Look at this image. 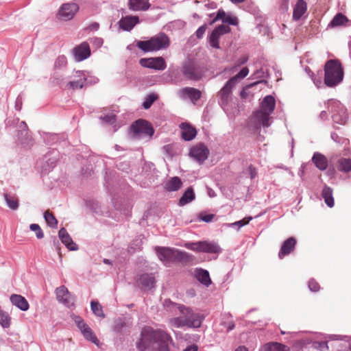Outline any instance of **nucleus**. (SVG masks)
I'll return each instance as SVG.
<instances>
[{
  "label": "nucleus",
  "instance_id": "nucleus-1",
  "mask_svg": "<svg viewBox=\"0 0 351 351\" xmlns=\"http://www.w3.org/2000/svg\"><path fill=\"white\" fill-rule=\"evenodd\" d=\"M171 340L169 334L160 330L150 327L144 328L138 348L142 350L169 351V342Z\"/></svg>",
  "mask_w": 351,
  "mask_h": 351
},
{
  "label": "nucleus",
  "instance_id": "nucleus-2",
  "mask_svg": "<svg viewBox=\"0 0 351 351\" xmlns=\"http://www.w3.org/2000/svg\"><path fill=\"white\" fill-rule=\"evenodd\" d=\"M178 308L181 315L169 320V324L171 328L200 327L203 317L199 313H195L191 308L181 304Z\"/></svg>",
  "mask_w": 351,
  "mask_h": 351
},
{
  "label": "nucleus",
  "instance_id": "nucleus-3",
  "mask_svg": "<svg viewBox=\"0 0 351 351\" xmlns=\"http://www.w3.org/2000/svg\"><path fill=\"white\" fill-rule=\"evenodd\" d=\"M178 308L181 315L169 320V324L171 328L200 327L203 317L199 313H195L191 308L181 304Z\"/></svg>",
  "mask_w": 351,
  "mask_h": 351
},
{
  "label": "nucleus",
  "instance_id": "nucleus-4",
  "mask_svg": "<svg viewBox=\"0 0 351 351\" xmlns=\"http://www.w3.org/2000/svg\"><path fill=\"white\" fill-rule=\"evenodd\" d=\"M324 83L328 87H334L343 80V70L337 60L327 61L324 66Z\"/></svg>",
  "mask_w": 351,
  "mask_h": 351
},
{
  "label": "nucleus",
  "instance_id": "nucleus-5",
  "mask_svg": "<svg viewBox=\"0 0 351 351\" xmlns=\"http://www.w3.org/2000/svg\"><path fill=\"white\" fill-rule=\"evenodd\" d=\"M170 40L165 33H159L148 40L138 41L136 46L145 52L159 51L169 46Z\"/></svg>",
  "mask_w": 351,
  "mask_h": 351
},
{
  "label": "nucleus",
  "instance_id": "nucleus-6",
  "mask_svg": "<svg viewBox=\"0 0 351 351\" xmlns=\"http://www.w3.org/2000/svg\"><path fill=\"white\" fill-rule=\"evenodd\" d=\"M276 106V101L273 96H266L261 106V110H258L254 114L256 121L262 124L263 127H268L269 125V115L273 112Z\"/></svg>",
  "mask_w": 351,
  "mask_h": 351
},
{
  "label": "nucleus",
  "instance_id": "nucleus-7",
  "mask_svg": "<svg viewBox=\"0 0 351 351\" xmlns=\"http://www.w3.org/2000/svg\"><path fill=\"white\" fill-rule=\"evenodd\" d=\"M249 69L247 67L243 68L235 76L231 77L221 89L219 95L223 105L227 104L232 93V90L239 79H243L248 75Z\"/></svg>",
  "mask_w": 351,
  "mask_h": 351
},
{
  "label": "nucleus",
  "instance_id": "nucleus-8",
  "mask_svg": "<svg viewBox=\"0 0 351 351\" xmlns=\"http://www.w3.org/2000/svg\"><path fill=\"white\" fill-rule=\"evenodd\" d=\"M184 246L189 250L199 252L219 253L220 247L214 242L199 241L197 243H188Z\"/></svg>",
  "mask_w": 351,
  "mask_h": 351
},
{
  "label": "nucleus",
  "instance_id": "nucleus-9",
  "mask_svg": "<svg viewBox=\"0 0 351 351\" xmlns=\"http://www.w3.org/2000/svg\"><path fill=\"white\" fill-rule=\"evenodd\" d=\"M130 130L133 133L134 137H140L143 134L151 137L154 133L152 125L143 119H138L133 123L130 126Z\"/></svg>",
  "mask_w": 351,
  "mask_h": 351
},
{
  "label": "nucleus",
  "instance_id": "nucleus-10",
  "mask_svg": "<svg viewBox=\"0 0 351 351\" xmlns=\"http://www.w3.org/2000/svg\"><path fill=\"white\" fill-rule=\"evenodd\" d=\"M72 318L82 333L84 337L94 344L99 346V341L97 338L92 329L85 323L84 319L80 316L75 315H73Z\"/></svg>",
  "mask_w": 351,
  "mask_h": 351
},
{
  "label": "nucleus",
  "instance_id": "nucleus-11",
  "mask_svg": "<svg viewBox=\"0 0 351 351\" xmlns=\"http://www.w3.org/2000/svg\"><path fill=\"white\" fill-rule=\"evenodd\" d=\"M182 73L188 80H198L202 77V72L195 62L189 60L183 64Z\"/></svg>",
  "mask_w": 351,
  "mask_h": 351
},
{
  "label": "nucleus",
  "instance_id": "nucleus-12",
  "mask_svg": "<svg viewBox=\"0 0 351 351\" xmlns=\"http://www.w3.org/2000/svg\"><path fill=\"white\" fill-rule=\"evenodd\" d=\"M58 301L67 307L73 306L75 303V296L71 294L65 286H60L56 289Z\"/></svg>",
  "mask_w": 351,
  "mask_h": 351
},
{
  "label": "nucleus",
  "instance_id": "nucleus-13",
  "mask_svg": "<svg viewBox=\"0 0 351 351\" xmlns=\"http://www.w3.org/2000/svg\"><path fill=\"white\" fill-rule=\"evenodd\" d=\"M189 154L192 158L202 163L207 159L209 150L203 143H198L191 148Z\"/></svg>",
  "mask_w": 351,
  "mask_h": 351
},
{
  "label": "nucleus",
  "instance_id": "nucleus-14",
  "mask_svg": "<svg viewBox=\"0 0 351 351\" xmlns=\"http://www.w3.org/2000/svg\"><path fill=\"white\" fill-rule=\"evenodd\" d=\"M231 29L229 26L220 25L217 26L215 29L212 32L210 37H209V43L210 46L215 49L219 48V38L225 34L230 32Z\"/></svg>",
  "mask_w": 351,
  "mask_h": 351
},
{
  "label": "nucleus",
  "instance_id": "nucleus-15",
  "mask_svg": "<svg viewBox=\"0 0 351 351\" xmlns=\"http://www.w3.org/2000/svg\"><path fill=\"white\" fill-rule=\"evenodd\" d=\"M156 250L159 259L166 266H169L170 263H173L176 249L166 247H158Z\"/></svg>",
  "mask_w": 351,
  "mask_h": 351
},
{
  "label": "nucleus",
  "instance_id": "nucleus-16",
  "mask_svg": "<svg viewBox=\"0 0 351 351\" xmlns=\"http://www.w3.org/2000/svg\"><path fill=\"white\" fill-rule=\"evenodd\" d=\"M79 10V6L75 3H65L60 8L58 15L64 21H69L73 18Z\"/></svg>",
  "mask_w": 351,
  "mask_h": 351
},
{
  "label": "nucleus",
  "instance_id": "nucleus-17",
  "mask_svg": "<svg viewBox=\"0 0 351 351\" xmlns=\"http://www.w3.org/2000/svg\"><path fill=\"white\" fill-rule=\"evenodd\" d=\"M140 64L143 67L164 70L167 65L163 58H142L140 60Z\"/></svg>",
  "mask_w": 351,
  "mask_h": 351
},
{
  "label": "nucleus",
  "instance_id": "nucleus-18",
  "mask_svg": "<svg viewBox=\"0 0 351 351\" xmlns=\"http://www.w3.org/2000/svg\"><path fill=\"white\" fill-rule=\"evenodd\" d=\"M71 78L72 80L66 84V87L73 90L82 88L86 81V77L82 71H74Z\"/></svg>",
  "mask_w": 351,
  "mask_h": 351
},
{
  "label": "nucleus",
  "instance_id": "nucleus-19",
  "mask_svg": "<svg viewBox=\"0 0 351 351\" xmlns=\"http://www.w3.org/2000/svg\"><path fill=\"white\" fill-rule=\"evenodd\" d=\"M75 60L81 62L90 56V49L89 45L86 42H83L80 45L76 46L73 49Z\"/></svg>",
  "mask_w": 351,
  "mask_h": 351
},
{
  "label": "nucleus",
  "instance_id": "nucleus-20",
  "mask_svg": "<svg viewBox=\"0 0 351 351\" xmlns=\"http://www.w3.org/2000/svg\"><path fill=\"white\" fill-rule=\"evenodd\" d=\"M297 243V241L294 237H289L286 239L278 252V257L280 259H282L285 256L290 254L292 252L294 251L295 245Z\"/></svg>",
  "mask_w": 351,
  "mask_h": 351
},
{
  "label": "nucleus",
  "instance_id": "nucleus-21",
  "mask_svg": "<svg viewBox=\"0 0 351 351\" xmlns=\"http://www.w3.org/2000/svg\"><path fill=\"white\" fill-rule=\"evenodd\" d=\"M180 128L181 130V136L184 141H191L195 137L197 130L191 124L182 123L180 125Z\"/></svg>",
  "mask_w": 351,
  "mask_h": 351
},
{
  "label": "nucleus",
  "instance_id": "nucleus-22",
  "mask_svg": "<svg viewBox=\"0 0 351 351\" xmlns=\"http://www.w3.org/2000/svg\"><path fill=\"white\" fill-rule=\"evenodd\" d=\"M138 22L139 19L138 16H126L119 21V25L123 30L130 31Z\"/></svg>",
  "mask_w": 351,
  "mask_h": 351
},
{
  "label": "nucleus",
  "instance_id": "nucleus-23",
  "mask_svg": "<svg viewBox=\"0 0 351 351\" xmlns=\"http://www.w3.org/2000/svg\"><path fill=\"white\" fill-rule=\"evenodd\" d=\"M11 303L23 311L29 309V305L27 300L22 295L18 294H12L10 296Z\"/></svg>",
  "mask_w": 351,
  "mask_h": 351
},
{
  "label": "nucleus",
  "instance_id": "nucleus-24",
  "mask_svg": "<svg viewBox=\"0 0 351 351\" xmlns=\"http://www.w3.org/2000/svg\"><path fill=\"white\" fill-rule=\"evenodd\" d=\"M58 235L62 242L70 250H76L77 249V245L72 241V239L71 238L65 228H61L59 230Z\"/></svg>",
  "mask_w": 351,
  "mask_h": 351
},
{
  "label": "nucleus",
  "instance_id": "nucleus-25",
  "mask_svg": "<svg viewBox=\"0 0 351 351\" xmlns=\"http://www.w3.org/2000/svg\"><path fill=\"white\" fill-rule=\"evenodd\" d=\"M312 161L317 168L321 171H324L328 167V160L323 154L315 152L313 157Z\"/></svg>",
  "mask_w": 351,
  "mask_h": 351
},
{
  "label": "nucleus",
  "instance_id": "nucleus-26",
  "mask_svg": "<svg viewBox=\"0 0 351 351\" xmlns=\"http://www.w3.org/2000/svg\"><path fill=\"white\" fill-rule=\"evenodd\" d=\"M307 5L304 0H298L293 8V19L299 20L302 16L306 12Z\"/></svg>",
  "mask_w": 351,
  "mask_h": 351
},
{
  "label": "nucleus",
  "instance_id": "nucleus-27",
  "mask_svg": "<svg viewBox=\"0 0 351 351\" xmlns=\"http://www.w3.org/2000/svg\"><path fill=\"white\" fill-rule=\"evenodd\" d=\"M181 93L183 95H186L189 97L193 104L198 101L202 96V93L200 90L191 87H186L182 88L181 90Z\"/></svg>",
  "mask_w": 351,
  "mask_h": 351
},
{
  "label": "nucleus",
  "instance_id": "nucleus-28",
  "mask_svg": "<svg viewBox=\"0 0 351 351\" xmlns=\"http://www.w3.org/2000/svg\"><path fill=\"white\" fill-rule=\"evenodd\" d=\"M150 4L145 0H129L128 2L129 8L133 11L147 10Z\"/></svg>",
  "mask_w": 351,
  "mask_h": 351
},
{
  "label": "nucleus",
  "instance_id": "nucleus-29",
  "mask_svg": "<svg viewBox=\"0 0 351 351\" xmlns=\"http://www.w3.org/2000/svg\"><path fill=\"white\" fill-rule=\"evenodd\" d=\"M193 261L192 255L189 254L186 252H182L176 249L173 263L178 262L182 264H188Z\"/></svg>",
  "mask_w": 351,
  "mask_h": 351
},
{
  "label": "nucleus",
  "instance_id": "nucleus-30",
  "mask_svg": "<svg viewBox=\"0 0 351 351\" xmlns=\"http://www.w3.org/2000/svg\"><path fill=\"white\" fill-rule=\"evenodd\" d=\"M139 283L145 289H151L155 286L156 280L151 274H145L140 276Z\"/></svg>",
  "mask_w": 351,
  "mask_h": 351
},
{
  "label": "nucleus",
  "instance_id": "nucleus-31",
  "mask_svg": "<svg viewBox=\"0 0 351 351\" xmlns=\"http://www.w3.org/2000/svg\"><path fill=\"white\" fill-rule=\"evenodd\" d=\"M195 198V194L194 191L191 186L189 187L184 193L182 196L179 199V206H183L191 202H192Z\"/></svg>",
  "mask_w": 351,
  "mask_h": 351
},
{
  "label": "nucleus",
  "instance_id": "nucleus-32",
  "mask_svg": "<svg viewBox=\"0 0 351 351\" xmlns=\"http://www.w3.org/2000/svg\"><path fill=\"white\" fill-rule=\"evenodd\" d=\"M182 186L181 179L177 176L171 178L165 184V189L168 191H176Z\"/></svg>",
  "mask_w": 351,
  "mask_h": 351
},
{
  "label": "nucleus",
  "instance_id": "nucleus-33",
  "mask_svg": "<svg viewBox=\"0 0 351 351\" xmlns=\"http://www.w3.org/2000/svg\"><path fill=\"white\" fill-rule=\"evenodd\" d=\"M195 276L196 278L203 285L208 286L211 283L209 273L203 269H197Z\"/></svg>",
  "mask_w": 351,
  "mask_h": 351
},
{
  "label": "nucleus",
  "instance_id": "nucleus-34",
  "mask_svg": "<svg viewBox=\"0 0 351 351\" xmlns=\"http://www.w3.org/2000/svg\"><path fill=\"white\" fill-rule=\"evenodd\" d=\"M264 351H289V347L277 342H270L263 346Z\"/></svg>",
  "mask_w": 351,
  "mask_h": 351
},
{
  "label": "nucleus",
  "instance_id": "nucleus-35",
  "mask_svg": "<svg viewBox=\"0 0 351 351\" xmlns=\"http://www.w3.org/2000/svg\"><path fill=\"white\" fill-rule=\"evenodd\" d=\"M322 195L326 205L330 208L333 207L335 202L332 197V189L329 186H325L323 189Z\"/></svg>",
  "mask_w": 351,
  "mask_h": 351
},
{
  "label": "nucleus",
  "instance_id": "nucleus-36",
  "mask_svg": "<svg viewBox=\"0 0 351 351\" xmlns=\"http://www.w3.org/2000/svg\"><path fill=\"white\" fill-rule=\"evenodd\" d=\"M337 168L339 171L350 172L351 171V158H339L337 163Z\"/></svg>",
  "mask_w": 351,
  "mask_h": 351
},
{
  "label": "nucleus",
  "instance_id": "nucleus-37",
  "mask_svg": "<svg viewBox=\"0 0 351 351\" xmlns=\"http://www.w3.org/2000/svg\"><path fill=\"white\" fill-rule=\"evenodd\" d=\"M348 22V18L342 13L337 14L330 21L329 26L334 27L345 25Z\"/></svg>",
  "mask_w": 351,
  "mask_h": 351
},
{
  "label": "nucleus",
  "instance_id": "nucleus-38",
  "mask_svg": "<svg viewBox=\"0 0 351 351\" xmlns=\"http://www.w3.org/2000/svg\"><path fill=\"white\" fill-rule=\"evenodd\" d=\"M44 217L47 222V223L52 228H56L58 224V221L53 215L52 213L49 212V210H47L44 213Z\"/></svg>",
  "mask_w": 351,
  "mask_h": 351
},
{
  "label": "nucleus",
  "instance_id": "nucleus-39",
  "mask_svg": "<svg viewBox=\"0 0 351 351\" xmlns=\"http://www.w3.org/2000/svg\"><path fill=\"white\" fill-rule=\"evenodd\" d=\"M90 307L93 313L97 317L104 318L105 315L103 312L102 307L98 302L92 301Z\"/></svg>",
  "mask_w": 351,
  "mask_h": 351
},
{
  "label": "nucleus",
  "instance_id": "nucleus-40",
  "mask_svg": "<svg viewBox=\"0 0 351 351\" xmlns=\"http://www.w3.org/2000/svg\"><path fill=\"white\" fill-rule=\"evenodd\" d=\"M8 206L12 210H16L19 207L18 199L16 197H11L8 194L4 195Z\"/></svg>",
  "mask_w": 351,
  "mask_h": 351
},
{
  "label": "nucleus",
  "instance_id": "nucleus-41",
  "mask_svg": "<svg viewBox=\"0 0 351 351\" xmlns=\"http://www.w3.org/2000/svg\"><path fill=\"white\" fill-rule=\"evenodd\" d=\"M157 99V95L154 94H149L145 99V101L143 104V106L145 109H148L151 107L152 104Z\"/></svg>",
  "mask_w": 351,
  "mask_h": 351
},
{
  "label": "nucleus",
  "instance_id": "nucleus-42",
  "mask_svg": "<svg viewBox=\"0 0 351 351\" xmlns=\"http://www.w3.org/2000/svg\"><path fill=\"white\" fill-rule=\"evenodd\" d=\"M0 324L4 328H8L10 326V317L5 312H3L0 315Z\"/></svg>",
  "mask_w": 351,
  "mask_h": 351
},
{
  "label": "nucleus",
  "instance_id": "nucleus-43",
  "mask_svg": "<svg viewBox=\"0 0 351 351\" xmlns=\"http://www.w3.org/2000/svg\"><path fill=\"white\" fill-rule=\"evenodd\" d=\"M30 230L36 232L38 239H42L44 237L43 232L40 227L36 223H32L29 226Z\"/></svg>",
  "mask_w": 351,
  "mask_h": 351
},
{
  "label": "nucleus",
  "instance_id": "nucleus-44",
  "mask_svg": "<svg viewBox=\"0 0 351 351\" xmlns=\"http://www.w3.org/2000/svg\"><path fill=\"white\" fill-rule=\"evenodd\" d=\"M215 217V215L213 214H206L204 213H200L198 215V218L206 223L210 222L213 218Z\"/></svg>",
  "mask_w": 351,
  "mask_h": 351
},
{
  "label": "nucleus",
  "instance_id": "nucleus-45",
  "mask_svg": "<svg viewBox=\"0 0 351 351\" xmlns=\"http://www.w3.org/2000/svg\"><path fill=\"white\" fill-rule=\"evenodd\" d=\"M308 288L313 292H317L320 289L319 283L314 279H311L308 281Z\"/></svg>",
  "mask_w": 351,
  "mask_h": 351
},
{
  "label": "nucleus",
  "instance_id": "nucleus-46",
  "mask_svg": "<svg viewBox=\"0 0 351 351\" xmlns=\"http://www.w3.org/2000/svg\"><path fill=\"white\" fill-rule=\"evenodd\" d=\"M226 16V12L223 10H219L216 16L210 22V24L212 25L219 20H222V21H223V19H225Z\"/></svg>",
  "mask_w": 351,
  "mask_h": 351
},
{
  "label": "nucleus",
  "instance_id": "nucleus-47",
  "mask_svg": "<svg viewBox=\"0 0 351 351\" xmlns=\"http://www.w3.org/2000/svg\"><path fill=\"white\" fill-rule=\"evenodd\" d=\"M247 61V56H242L241 57L235 64L234 66H232L230 70L234 72L237 67L240 66L242 64H244Z\"/></svg>",
  "mask_w": 351,
  "mask_h": 351
},
{
  "label": "nucleus",
  "instance_id": "nucleus-48",
  "mask_svg": "<svg viewBox=\"0 0 351 351\" xmlns=\"http://www.w3.org/2000/svg\"><path fill=\"white\" fill-rule=\"evenodd\" d=\"M223 22L230 25H237L238 24V19L236 16H226Z\"/></svg>",
  "mask_w": 351,
  "mask_h": 351
},
{
  "label": "nucleus",
  "instance_id": "nucleus-49",
  "mask_svg": "<svg viewBox=\"0 0 351 351\" xmlns=\"http://www.w3.org/2000/svg\"><path fill=\"white\" fill-rule=\"evenodd\" d=\"M206 28H207L206 25H203L197 29V31L195 32V35L197 38L200 39L204 36L205 32L206 30Z\"/></svg>",
  "mask_w": 351,
  "mask_h": 351
},
{
  "label": "nucleus",
  "instance_id": "nucleus-50",
  "mask_svg": "<svg viewBox=\"0 0 351 351\" xmlns=\"http://www.w3.org/2000/svg\"><path fill=\"white\" fill-rule=\"evenodd\" d=\"M104 121L108 123H113L115 122L116 117L114 114L106 115L103 118Z\"/></svg>",
  "mask_w": 351,
  "mask_h": 351
},
{
  "label": "nucleus",
  "instance_id": "nucleus-51",
  "mask_svg": "<svg viewBox=\"0 0 351 351\" xmlns=\"http://www.w3.org/2000/svg\"><path fill=\"white\" fill-rule=\"evenodd\" d=\"M248 172H249V173L250 175L251 179H254L256 176V175H257L256 169L252 165H250L249 166V167H248Z\"/></svg>",
  "mask_w": 351,
  "mask_h": 351
},
{
  "label": "nucleus",
  "instance_id": "nucleus-52",
  "mask_svg": "<svg viewBox=\"0 0 351 351\" xmlns=\"http://www.w3.org/2000/svg\"><path fill=\"white\" fill-rule=\"evenodd\" d=\"M164 151L169 156H173V149L171 145H167L163 147Z\"/></svg>",
  "mask_w": 351,
  "mask_h": 351
},
{
  "label": "nucleus",
  "instance_id": "nucleus-53",
  "mask_svg": "<svg viewBox=\"0 0 351 351\" xmlns=\"http://www.w3.org/2000/svg\"><path fill=\"white\" fill-rule=\"evenodd\" d=\"M198 347L196 345L188 346L184 351H197Z\"/></svg>",
  "mask_w": 351,
  "mask_h": 351
},
{
  "label": "nucleus",
  "instance_id": "nucleus-54",
  "mask_svg": "<svg viewBox=\"0 0 351 351\" xmlns=\"http://www.w3.org/2000/svg\"><path fill=\"white\" fill-rule=\"evenodd\" d=\"M252 219V217H245L244 219L241 220V221H242L241 223H243V226L248 224Z\"/></svg>",
  "mask_w": 351,
  "mask_h": 351
},
{
  "label": "nucleus",
  "instance_id": "nucleus-55",
  "mask_svg": "<svg viewBox=\"0 0 351 351\" xmlns=\"http://www.w3.org/2000/svg\"><path fill=\"white\" fill-rule=\"evenodd\" d=\"M58 62H61L64 65L66 64V59L64 56L59 57L58 59Z\"/></svg>",
  "mask_w": 351,
  "mask_h": 351
},
{
  "label": "nucleus",
  "instance_id": "nucleus-56",
  "mask_svg": "<svg viewBox=\"0 0 351 351\" xmlns=\"http://www.w3.org/2000/svg\"><path fill=\"white\" fill-rule=\"evenodd\" d=\"M242 221H236L234 223H231V226H239V228H241L243 226V223H241Z\"/></svg>",
  "mask_w": 351,
  "mask_h": 351
},
{
  "label": "nucleus",
  "instance_id": "nucleus-57",
  "mask_svg": "<svg viewBox=\"0 0 351 351\" xmlns=\"http://www.w3.org/2000/svg\"><path fill=\"white\" fill-rule=\"evenodd\" d=\"M319 345H320L319 348H320L321 350H323L324 348H326V349H328L327 343L325 342V341L320 343Z\"/></svg>",
  "mask_w": 351,
  "mask_h": 351
},
{
  "label": "nucleus",
  "instance_id": "nucleus-58",
  "mask_svg": "<svg viewBox=\"0 0 351 351\" xmlns=\"http://www.w3.org/2000/svg\"><path fill=\"white\" fill-rule=\"evenodd\" d=\"M235 351H247L245 346H239Z\"/></svg>",
  "mask_w": 351,
  "mask_h": 351
},
{
  "label": "nucleus",
  "instance_id": "nucleus-59",
  "mask_svg": "<svg viewBox=\"0 0 351 351\" xmlns=\"http://www.w3.org/2000/svg\"><path fill=\"white\" fill-rule=\"evenodd\" d=\"M232 3H241L244 1L245 0H230Z\"/></svg>",
  "mask_w": 351,
  "mask_h": 351
},
{
  "label": "nucleus",
  "instance_id": "nucleus-60",
  "mask_svg": "<svg viewBox=\"0 0 351 351\" xmlns=\"http://www.w3.org/2000/svg\"><path fill=\"white\" fill-rule=\"evenodd\" d=\"M104 263L105 264H108V265L111 264V263H110V260H108V259H104Z\"/></svg>",
  "mask_w": 351,
  "mask_h": 351
},
{
  "label": "nucleus",
  "instance_id": "nucleus-61",
  "mask_svg": "<svg viewBox=\"0 0 351 351\" xmlns=\"http://www.w3.org/2000/svg\"><path fill=\"white\" fill-rule=\"evenodd\" d=\"M234 328V325L232 324L228 326V330H231Z\"/></svg>",
  "mask_w": 351,
  "mask_h": 351
},
{
  "label": "nucleus",
  "instance_id": "nucleus-62",
  "mask_svg": "<svg viewBox=\"0 0 351 351\" xmlns=\"http://www.w3.org/2000/svg\"><path fill=\"white\" fill-rule=\"evenodd\" d=\"M350 351H351V344H350Z\"/></svg>",
  "mask_w": 351,
  "mask_h": 351
},
{
  "label": "nucleus",
  "instance_id": "nucleus-63",
  "mask_svg": "<svg viewBox=\"0 0 351 351\" xmlns=\"http://www.w3.org/2000/svg\"><path fill=\"white\" fill-rule=\"evenodd\" d=\"M350 45L351 46V42H350Z\"/></svg>",
  "mask_w": 351,
  "mask_h": 351
}]
</instances>
